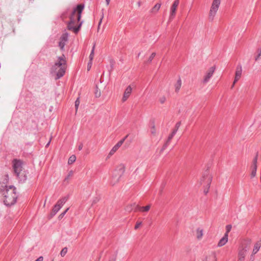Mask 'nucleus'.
<instances>
[{"instance_id":"f257e3e1","label":"nucleus","mask_w":261,"mask_h":261,"mask_svg":"<svg viewBox=\"0 0 261 261\" xmlns=\"http://www.w3.org/2000/svg\"><path fill=\"white\" fill-rule=\"evenodd\" d=\"M84 6L80 4L74 9L70 16V21L68 24L69 30H72L75 33H77L82 25V22H80L82 12Z\"/></svg>"},{"instance_id":"f03ea898","label":"nucleus","mask_w":261,"mask_h":261,"mask_svg":"<svg viewBox=\"0 0 261 261\" xmlns=\"http://www.w3.org/2000/svg\"><path fill=\"white\" fill-rule=\"evenodd\" d=\"M66 61L64 55L58 57L51 69V73L55 76L56 80L62 77L66 69Z\"/></svg>"},{"instance_id":"7ed1b4c3","label":"nucleus","mask_w":261,"mask_h":261,"mask_svg":"<svg viewBox=\"0 0 261 261\" xmlns=\"http://www.w3.org/2000/svg\"><path fill=\"white\" fill-rule=\"evenodd\" d=\"M3 195V201L6 205L14 204L16 201L17 194L16 188L13 186H6L1 189Z\"/></svg>"},{"instance_id":"20e7f679","label":"nucleus","mask_w":261,"mask_h":261,"mask_svg":"<svg viewBox=\"0 0 261 261\" xmlns=\"http://www.w3.org/2000/svg\"><path fill=\"white\" fill-rule=\"evenodd\" d=\"M125 166L123 164H118L114 170L111 180V184L114 186L117 184L125 171Z\"/></svg>"},{"instance_id":"39448f33","label":"nucleus","mask_w":261,"mask_h":261,"mask_svg":"<svg viewBox=\"0 0 261 261\" xmlns=\"http://www.w3.org/2000/svg\"><path fill=\"white\" fill-rule=\"evenodd\" d=\"M221 4V0H213L208 14V19L214 20Z\"/></svg>"},{"instance_id":"423d86ee","label":"nucleus","mask_w":261,"mask_h":261,"mask_svg":"<svg viewBox=\"0 0 261 261\" xmlns=\"http://www.w3.org/2000/svg\"><path fill=\"white\" fill-rule=\"evenodd\" d=\"M212 176L208 171L203 173L201 177L199 178L198 183L200 185L204 187L210 188L212 181Z\"/></svg>"},{"instance_id":"0eeeda50","label":"nucleus","mask_w":261,"mask_h":261,"mask_svg":"<svg viewBox=\"0 0 261 261\" xmlns=\"http://www.w3.org/2000/svg\"><path fill=\"white\" fill-rule=\"evenodd\" d=\"M66 201L67 198L66 197H63L57 201V203L53 208L52 212L50 213V218H52L57 214V213L61 209V208Z\"/></svg>"},{"instance_id":"6e6552de","label":"nucleus","mask_w":261,"mask_h":261,"mask_svg":"<svg viewBox=\"0 0 261 261\" xmlns=\"http://www.w3.org/2000/svg\"><path fill=\"white\" fill-rule=\"evenodd\" d=\"M251 244V240L250 239H246L243 241L241 245L239 248V251L247 253L250 249V245Z\"/></svg>"},{"instance_id":"1a4fd4ad","label":"nucleus","mask_w":261,"mask_h":261,"mask_svg":"<svg viewBox=\"0 0 261 261\" xmlns=\"http://www.w3.org/2000/svg\"><path fill=\"white\" fill-rule=\"evenodd\" d=\"M215 69V66H212L207 70L203 77L202 82L203 84H206L209 82L210 79L213 75Z\"/></svg>"},{"instance_id":"9d476101","label":"nucleus","mask_w":261,"mask_h":261,"mask_svg":"<svg viewBox=\"0 0 261 261\" xmlns=\"http://www.w3.org/2000/svg\"><path fill=\"white\" fill-rule=\"evenodd\" d=\"M124 141V139H123L121 140H120L116 144H115L113 148L111 149V150L109 151L108 158H110L112 156L117 150L120 147V146L122 145Z\"/></svg>"},{"instance_id":"9b49d317","label":"nucleus","mask_w":261,"mask_h":261,"mask_svg":"<svg viewBox=\"0 0 261 261\" xmlns=\"http://www.w3.org/2000/svg\"><path fill=\"white\" fill-rule=\"evenodd\" d=\"M194 236L197 241H201L204 236V229L201 227L196 228L194 231Z\"/></svg>"},{"instance_id":"f8f14e48","label":"nucleus","mask_w":261,"mask_h":261,"mask_svg":"<svg viewBox=\"0 0 261 261\" xmlns=\"http://www.w3.org/2000/svg\"><path fill=\"white\" fill-rule=\"evenodd\" d=\"M179 3V0H175L170 8V18L172 19L176 14V11Z\"/></svg>"},{"instance_id":"ddd939ff","label":"nucleus","mask_w":261,"mask_h":261,"mask_svg":"<svg viewBox=\"0 0 261 261\" xmlns=\"http://www.w3.org/2000/svg\"><path fill=\"white\" fill-rule=\"evenodd\" d=\"M13 167L15 173L19 175L22 170V162L20 161L14 160Z\"/></svg>"},{"instance_id":"4468645a","label":"nucleus","mask_w":261,"mask_h":261,"mask_svg":"<svg viewBox=\"0 0 261 261\" xmlns=\"http://www.w3.org/2000/svg\"><path fill=\"white\" fill-rule=\"evenodd\" d=\"M242 68L241 66H238L236 69L234 80L233 83V86L235 83L238 82L242 76Z\"/></svg>"},{"instance_id":"2eb2a0df","label":"nucleus","mask_w":261,"mask_h":261,"mask_svg":"<svg viewBox=\"0 0 261 261\" xmlns=\"http://www.w3.org/2000/svg\"><path fill=\"white\" fill-rule=\"evenodd\" d=\"M133 88L131 85H129L125 89V91L124 92L123 97L122 98V101L123 102L125 101L130 95L132 92Z\"/></svg>"},{"instance_id":"dca6fc26","label":"nucleus","mask_w":261,"mask_h":261,"mask_svg":"<svg viewBox=\"0 0 261 261\" xmlns=\"http://www.w3.org/2000/svg\"><path fill=\"white\" fill-rule=\"evenodd\" d=\"M68 40V34L66 33L63 34L60 39L59 42V46L61 49H63Z\"/></svg>"},{"instance_id":"f3484780","label":"nucleus","mask_w":261,"mask_h":261,"mask_svg":"<svg viewBox=\"0 0 261 261\" xmlns=\"http://www.w3.org/2000/svg\"><path fill=\"white\" fill-rule=\"evenodd\" d=\"M228 241V237L227 234H224V236L219 240L217 246L218 247H221L224 246Z\"/></svg>"},{"instance_id":"a211bd4d","label":"nucleus","mask_w":261,"mask_h":261,"mask_svg":"<svg viewBox=\"0 0 261 261\" xmlns=\"http://www.w3.org/2000/svg\"><path fill=\"white\" fill-rule=\"evenodd\" d=\"M257 169V158H256L253 163V165L252 166V171H251V176L254 177L256 175Z\"/></svg>"},{"instance_id":"6ab92c4d","label":"nucleus","mask_w":261,"mask_h":261,"mask_svg":"<svg viewBox=\"0 0 261 261\" xmlns=\"http://www.w3.org/2000/svg\"><path fill=\"white\" fill-rule=\"evenodd\" d=\"M261 247V240L257 242L254 245L253 249L252 250V254H256L259 250V248Z\"/></svg>"},{"instance_id":"aec40b11","label":"nucleus","mask_w":261,"mask_h":261,"mask_svg":"<svg viewBox=\"0 0 261 261\" xmlns=\"http://www.w3.org/2000/svg\"><path fill=\"white\" fill-rule=\"evenodd\" d=\"M247 253L239 250L238 261H244Z\"/></svg>"},{"instance_id":"412c9836","label":"nucleus","mask_w":261,"mask_h":261,"mask_svg":"<svg viewBox=\"0 0 261 261\" xmlns=\"http://www.w3.org/2000/svg\"><path fill=\"white\" fill-rule=\"evenodd\" d=\"M150 133L153 136H155L157 134V129L154 123H153L150 127Z\"/></svg>"},{"instance_id":"4be33fe9","label":"nucleus","mask_w":261,"mask_h":261,"mask_svg":"<svg viewBox=\"0 0 261 261\" xmlns=\"http://www.w3.org/2000/svg\"><path fill=\"white\" fill-rule=\"evenodd\" d=\"M161 4L158 3L155 4L151 9V12L156 13L160 9Z\"/></svg>"},{"instance_id":"5701e85b","label":"nucleus","mask_w":261,"mask_h":261,"mask_svg":"<svg viewBox=\"0 0 261 261\" xmlns=\"http://www.w3.org/2000/svg\"><path fill=\"white\" fill-rule=\"evenodd\" d=\"M72 175H73V172L70 171L68 173V175L65 177V178L64 179V182H66V183H68L70 179V178L72 176Z\"/></svg>"},{"instance_id":"b1692460","label":"nucleus","mask_w":261,"mask_h":261,"mask_svg":"<svg viewBox=\"0 0 261 261\" xmlns=\"http://www.w3.org/2000/svg\"><path fill=\"white\" fill-rule=\"evenodd\" d=\"M76 160V156L74 155H71L68 159V164L70 165L73 164Z\"/></svg>"},{"instance_id":"393cba45","label":"nucleus","mask_w":261,"mask_h":261,"mask_svg":"<svg viewBox=\"0 0 261 261\" xmlns=\"http://www.w3.org/2000/svg\"><path fill=\"white\" fill-rule=\"evenodd\" d=\"M176 132H177V129H174L172 132V133L169 136L167 141V144L168 143L172 140V139L173 138V137H174L175 134L176 133Z\"/></svg>"},{"instance_id":"a878e982","label":"nucleus","mask_w":261,"mask_h":261,"mask_svg":"<svg viewBox=\"0 0 261 261\" xmlns=\"http://www.w3.org/2000/svg\"><path fill=\"white\" fill-rule=\"evenodd\" d=\"M94 48H95V45H94L93 46V48H92V49L91 50V54L89 56V62H92V60L94 58Z\"/></svg>"},{"instance_id":"bb28decb","label":"nucleus","mask_w":261,"mask_h":261,"mask_svg":"<svg viewBox=\"0 0 261 261\" xmlns=\"http://www.w3.org/2000/svg\"><path fill=\"white\" fill-rule=\"evenodd\" d=\"M261 59V47L259 48L257 52V55L255 57V60L256 61L259 60Z\"/></svg>"},{"instance_id":"cd10ccee","label":"nucleus","mask_w":261,"mask_h":261,"mask_svg":"<svg viewBox=\"0 0 261 261\" xmlns=\"http://www.w3.org/2000/svg\"><path fill=\"white\" fill-rule=\"evenodd\" d=\"M181 85V81L180 80L178 81V82H177V83L175 85V91L176 92H178L179 91V89H180Z\"/></svg>"},{"instance_id":"c85d7f7f","label":"nucleus","mask_w":261,"mask_h":261,"mask_svg":"<svg viewBox=\"0 0 261 261\" xmlns=\"http://www.w3.org/2000/svg\"><path fill=\"white\" fill-rule=\"evenodd\" d=\"M150 208V205H146L145 206H142L140 208V211H142V212H148L149 209Z\"/></svg>"},{"instance_id":"c756f323","label":"nucleus","mask_w":261,"mask_h":261,"mask_svg":"<svg viewBox=\"0 0 261 261\" xmlns=\"http://www.w3.org/2000/svg\"><path fill=\"white\" fill-rule=\"evenodd\" d=\"M67 250L68 249L67 247H64V248H63L60 252L61 256L62 257H64L66 254Z\"/></svg>"},{"instance_id":"7c9ffc66","label":"nucleus","mask_w":261,"mask_h":261,"mask_svg":"<svg viewBox=\"0 0 261 261\" xmlns=\"http://www.w3.org/2000/svg\"><path fill=\"white\" fill-rule=\"evenodd\" d=\"M231 229V226L230 225H227L226 226V232L225 233V234H227V236L228 237V233L229 232V231H230Z\"/></svg>"},{"instance_id":"2f4dec72","label":"nucleus","mask_w":261,"mask_h":261,"mask_svg":"<svg viewBox=\"0 0 261 261\" xmlns=\"http://www.w3.org/2000/svg\"><path fill=\"white\" fill-rule=\"evenodd\" d=\"M95 95L96 97L100 96L101 92L99 89H97L95 92Z\"/></svg>"},{"instance_id":"473e14b6","label":"nucleus","mask_w":261,"mask_h":261,"mask_svg":"<svg viewBox=\"0 0 261 261\" xmlns=\"http://www.w3.org/2000/svg\"><path fill=\"white\" fill-rule=\"evenodd\" d=\"M80 100L79 98H77L76 101H75V109H76V111L77 110V108H78V107L80 105Z\"/></svg>"},{"instance_id":"72a5a7b5","label":"nucleus","mask_w":261,"mask_h":261,"mask_svg":"<svg viewBox=\"0 0 261 261\" xmlns=\"http://www.w3.org/2000/svg\"><path fill=\"white\" fill-rule=\"evenodd\" d=\"M69 210L68 208H67L65 211L64 212H63V213L61 214L59 216V219H62L63 216H64V215L66 214V213L68 211V210Z\"/></svg>"},{"instance_id":"f704fd0d","label":"nucleus","mask_w":261,"mask_h":261,"mask_svg":"<svg viewBox=\"0 0 261 261\" xmlns=\"http://www.w3.org/2000/svg\"><path fill=\"white\" fill-rule=\"evenodd\" d=\"M166 99V97L165 96H163L160 98L159 101L161 103H164L165 102Z\"/></svg>"},{"instance_id":"c9c22d12","label":"nucleus","mask_w":261,"mask_h":261,"mask_svg":"<svg viewBox=\"0 0 261 261\" xmlns=\"http://www.w3.org/2000/svg\"><path fill=\"white\" fill-rule=\"evenodd\" d=\"M155 56V53H152L149 58V61L150 62L152 60V59L154 58Z\"/></svg>"},{"instance_id":"e433bc0d","label":"nucleus","mask_w":261,"mask_h":261,"mask_svg":"<svg viewBox=\"0 0 261 261\" xmlns=\"http://www.w3.org/2000/svg\"><path fill=\"white\" fill-rule=\"evenodd\" d=\"M141 224H142L141 222H137L135 226V229H137L138 228H139V227L141 225Z\"/></svg>"},{"instance_id":"4c0bfd02","label":"nucleus","mask_w":261,"mask_h":261,"mask_svg":"<svg viewBox=\"0 0 261 261\" xmlns=\"http://www.w3.org/2000/svg\"><path fill=\"white\" fill-rule=\"evenodd\" d=\"M92 62H89V63H88L87 70L88 71L90 70V69H91V66H92Z\"/></svg>"},{"instance_id":"58836bf2","label":"nucleus","mask_w":261,"mask_h":261,"mask_svg":"<svg viewBox=\"0 0 261 261\" xmlns=\"http://www.w3.org/2000/svg\"><path fill=\"white\" fill-rule=\"evenodd\" d=\"M102 18H101L100 20H99V22L98 23V28H97V31L98 32L99 29H100V25L101 23V22H102Z\"/></svg>"},{"instance_id":"ea45409f","label":"nucleus","mask_w":261,"mask_h":261,"mask_svg":"<svg viewBox=\"0 0 261 261\" xmlns=\"http://www.w3.org/2000/svg\"><path fill=\"white\" fill-rule=\"evenodd\" d=\"M44 258L43 256H41L38 257L35 261H43Z\"/></svg>"},{"instance_id":"a19ab883","label":"nucleus","mask_w":261,"mask_h":261,"mask_svg":"<svg viewBox=\"0 0 261 261\" xmlns=\"http://www.w3.org/2000/svg\"><path fill=\"white\" fill-rule=\"evenodd\" d=\"M209 188L205 187V189L204 190V193L205 194H206L208 193Z\"/></svg>"},{"instance_id":"79ce46f5","label":"nucleus","mask_w":261,"mask_h":261,"mask_svg":"<svg viewBox=\"0 0 261 261\" xmlns=\"http://www.w3.org/2000/svg\"><path fill=\"white\" fill-rule=\"evenodd\" d=\"M180 122H178V123H177L176 124V129H177V130H178V127H179V126H180Z\"/></svg>"},{"instance_id":"37998d69","label":"nucleus","mask_w":261,"mask_h":261,"mask_svg":"<svg viewBox=\"0 0 261 261\" xmlns=\"http://www.w3.org/2000/svg\"><path fill=\"white\" fill-rule=\"evenodd\" d=\"M110 1L111 0H106L107 6H108L109 5Z\"/></svg>"},{"instance_id":"c03bdc74","label":"nucleus","mask_w":261,"mask_h":261,"mask_svg":"<svg viewBox=\"0 0 261 261\" xmlns=\"http://www.w3.org/2000/svg\"><path fill=\"white\" fill-rule=\"evenodd\" d=\"M82 148H83V145L82 144L79 145V150H81L82 149Z\"/></svg>"},{"instance_id":"a18cd8bd","label":"nucleus","mask_w":261,"mask_h":261,"mask_svg":"<svg viewBox=\"0 0 261 261\" xmlns=\"http://www.w3.org/2000/svg\"><path fill=\"white\" fill-rule=\"evenodd\" d=\"M49 144V142L48 143H47V144L46 145V146H48Z\"/></svg>"},{"instance_id":"49530a36","label":"nucleus","mask_w":261,"mask_h":261,"mask_svg":"<svg viewBox=\"0 0 261 261\" xmlns=\"http://www.w3.org/2000/svg\"><path fill=\"white\" fill-rule=\"evenodd\" d=\"M203 261H207V259H205V260H203Z\"/></svg>"},{"instance_id":"de8ad7c7","label":"nucleus","mask_w":261,"mask_h":261,"mask_svg":"<svg viewBox=\"0 0 261 261\" xmlns=\"http://www.w3.org/2000/svg\"><path fill=\"white\" fill-rule=\"evenodd\" d=\"M127 138V136H125V138H124V140H125V138Z\"/></svg>"},{"instance_id":"09e8293b","label":"nucleus","mask_w":261,"mask_h":261,"mask_svg":"<svg viewBox=\"0 0 261 261\" xmlns=\"http://www.w3.org/2000/svg\"><path fill=\"white\" fill-rule=\"evenodd\" d=\"M127 138V136H125V138H124V140H125V138Z\"/></svg>"}]
</instances>
